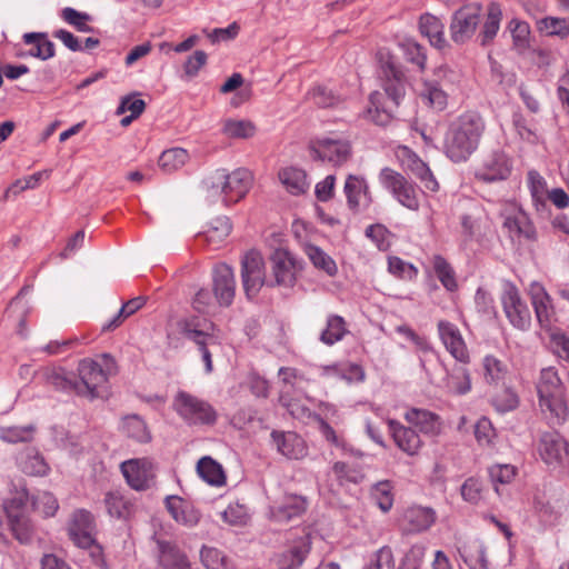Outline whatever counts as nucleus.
<instances>
[{
    "instance_id": "obj_26",
    "label": "nucleus",
    "mask_w": 569,
    "mask_h": 569,
    "mask_svg": "<svg viewBox=\"0 0 569 569\" xmlns=\"http://www.w3.org/2000/svg\"><path fill=\"white\" fill-rule=\"evenodd\" d=\"M405 419L427 437L436 438L442 432L440 417L429 410L411 408L405 413Z\"/></svg>"
},
{
    "instance_id": "obj_59",
    "label": "nucleus",
    "mask_w": 569,
    "mask_h": 569,
    "mask_svg": "<svg viewBox=\"0 0 569 569\" xmlns=\"http://www.w3.org/2000/svg\"><path fill=\"white\" fill-rule=\"evenodd\" d=\"M61 18L79 32H91L93 29L88 24L91 21V16L86 12H80L73 8L67 7L61 11Z\"/></svg>"
},
{
    "instance_id": "obj_61",
    "label": "nucleus",
    "mask_w": 569,
    "mask_h": 569,
    "mask_svg": "<svg viewBox=\"0 0 569 569\" xmlns=\"http://www.w3.org/2000/svg\"><path fill=\"white\" fill-rule=\"evenodd\" d=\"M483 369L485 378L490 383H499L507 375V367L493 356L485 357Z\"/></svg>"
},
{
    "instance_id": "obj_1",
    "label": "nucleus",
    "mask_w": 569,
    "mask_h": 569,
    "mask_svg": "<svg viewBox=\"0 0 569 569\" xmlns=\"http://www.w3.org/2000/svg\"><path fill=\"white\" fill-rule=\"evenodd\" d=\"M485 130L476 113H465L452 122L445 137V152L453 162L466 161L478 148Z\"/></svg>"
},
{
    "instance_id": "obj_36",
    "label": "nucleus",
    "mask_w": 569,
    "mask_h": 569,
    "mask_svg": "<svg viewBox=\"0 0 569 569\" xmlns=\"http://www.w3.org/2000/svg\"><path fill=\"white\" fill-rule=\"evenodd\" d=\"M459 553L470 569H489L486 548L480 540H472L462 545L459 548Z\"/></svg>"
},
{
    "instance_id": "obj_18",
    "label": "nucleus",
    "mask_w": 569,
    "mask_h": 569,
    "mask_svg": "<svg viewBox=\"0 0 569 569\" xmlns=\"http://www.w3.org/2000/svg\"><path fill=\"white\" fill-rule=\"evenodd\" d=\"M307 509V501L302 496L286 495L281 501L269 507L268 518L276 523H287L300 517Z\"/></svg>"
},
{
    "instance_id": "obj_39",
    "label": "nucleus",
    "mask_w": 569,
    "mask_h": 569,
    "mask_svg": "<svg viewBox=\"0 0 569 569\" xmlns=\"http://www.w3.org/2000/svg\"><path fill=\"white\" fill-rule=\"evenodd\" d=\"M347 333L348 328L345 319L338 315H329L326 328L321 331L319 340L326 346H333L341 341Z\"/></svg>"
},
{
    "instance_id": "obj_23",
    "label": "nucleus",
    "mask_w": 569,
    "mask_h": 569,
    "mask_svg": "<svg viewBox=\"0 0 569 569\" xmlns=\"http://www.w3.org/2000/svg\"><path fill=\"white\" fill-rule=\"evenodd\" d=\"M343 191L348 207L353 211L365 210L372 202L368 183L361 176L349 174L346 179Z\"/></svg>"
},
{
    "instance_id": "obj_33",
    "label": "nucleus",
    "mask_w": 569,
    "mask_h": 569,
    "mask_svg": "<svg viewBox=\"0 0 569 569\" xmlns=\"http://www.w3.org/2000/svg\"><path fill=\"white\" fill-rule=\"evenodd\" d=\"M419 30L423 37L428 38L431 46L438 49L447 47L445 24L438 17L431 13L422 14L419 20Z\"/></svg>"
},
{
    "instance_id": "obj_22",
    "label": "nucleus",
    "mask_w": 569,
    "mask_h": 569,
    "mask_svg": "<svg viewBox=\"0 0 569 569\" xmlns=\"http://www.w3.org/2000/svg\"><path fill=\"white\" fill-rule=\"evenodd\" d=\"M121 471L129 486L136 490L149 488L154 477L152 465L143 459H132L122 462Z\"/></svg>"
},
{
    "instance_id": "obj_6",
    "label": "nucleus",
    "mask_w": 569,
    "mask_h": 569,
    "mask_svg": "<svg viewBox=\"0 0 569 569\" xmlns=\"http://www.w3.org/2000/svg\"><path fill=\"white\" fill-rule=\"evenodd\" d=\"M179 328L184 338L198 347L204 362L206 372L210 373L213 369L210 347L219 345L218 337L213 332V325L207 320L190 318L181 320Z\"/></svg>"
},
{
    "instance_id": "obj_19",
    "label": "nucleus",
    "mask_w": 569,
    "mask_h": 569,
    "mask_svg": "<svg viewBox=\"0 0 569 569\" xmlns=\"http://www.w3.org/2000/svg\"><path fill=\"white\" fill-rule=\"evenodd\" d=\"M213 293L222 307L232 303L236 292V281L232 269L226 263H219L212 271Z\"/></svg>"
},
{
    "instance_id": "obj_16",
    "label": "nucleus",
    "mask_w": 569,
    "mask_h": 569,
    "mask_svg": "<svg viewBox=\"0 0 569 569\" xmlns=\"http://www.w3.org/2000/svg\"><path fill=\"white\" fill-rule=\"evenodd\" d=\"M401 166L405 170L411 172L423 187L430 191H437L439 184L430 171L427 163H425L411 149L408 147H400L397 152Z\"/></svg>"
},
{
    "instance_id": "obj_48",
    "label": "nucleus",
    "mask_w": 569,
    "mask_h": 569,
    "mask_svg": "<svg viewBox=\"0 0 569 569\" xmlns=\"http://www.w3.org/2000/svg\"><path fill=\"white\" fill-rule=\"evenodd\" d=\"M189 159V153L182 148L164 150L159 157V166L166 172H173L182 168Z\"/></svg>"
},
{
    "instance_id": "obj_35",
    "label": "nucleus",
    "mask_w": 569,
    "mask_h": 569,
    "mask_svg": "<svg viewBox=\"0 0 569 569\" xmlns=\"http://www.w3.org/2000/svg\"><path fill=\"white\" fill-rule=\"evenodd\" d=\"M540 338L546 347L557 357L569 360V337L559 327L547 328L540 332Z\"/></svg>"
},
{
    "instance_id": "obj_63",
    "label": "nucleus",
    "mask_w": 569,
    "mask_h": 569,
    "mask_svg": "<svg viewBox=\"0 0 569 569\" xmlns=\"http://www.w3.org/2000/svg\"><path fill=\"white\" fill-rule=\"evenodd\" d=\"M254 126L247 120H227L223 132L230 138H249L254 134Z\"/></svg>"
},
{
    "instance_id": "obj_28",
    "label": "nucleus",
    "mask_w": 569,
    "mask_h": 569,
    "mask_svg": "<svg viewBox=\"0 0 569 569\" xmlns=\"http://www.w3.org/2000/svg\"><path fill=\"white\" fill-rule=\"evenodd\" d=\"M436 521V513L431 508L410 507L402 516V528L408 533H419L428 530Z\"/></svg>"
},
{
    "instance_id": "obj_12",
    "label": "nucleus",
    "mask_w": 569,
    "mask_h": 569,
    "mask_svg": "<svg viewBox=\"0 0 569 569\" xmlns=\"http://www.w3.org/2000/svg\"><path fill=\"white\" fill-rule=\"evenodd\" d=\"M539 453L541 459L553 468L569 465V443L556 431L541 436Z\"/></svg>"
},
{
    "instance_id": "obj_47",
    "label": "nucleus",
    "mask_w": 569,
    "mask_h": 569,
    "mask_svg": "<svg viewBox=\"0 0 569 569\" xmlns=\"http://www.w3.org/2000/svg\"><path fill=\"white\" fill-rule=\"evenodd\" d=\"M381 99L382 94L378 91H375L370 94V106L365 112V118L378 126H386L390 121L391 116L387 107L381 103Z\"/></svg>"
},
{
    "instance_id": "obj_52",
    "label": "nucleus",
    "mask_w": 569,
    "mask_h": 569,
    "mask_svg": "<svg viewBox=\"0 0 569 569\" xmlns=\"http://www.w3.org/2000/svg\"><path fill=\"white\" fill-rule=\"evenodd\" d=\"M121 427H122L123 432L128 437H130L139 442H147L150 440V435L147 429V426H146L144 421L139 416L132 415V416L126 417L122 421Z\"/></svg>"
},
{
    "instance_id": "obj_11",
    "label": "nucleus",
    "mask_w": 569,
    "mask_h": 569,
    "mask_svg": "<svg viewBox=\"0 0 569 569\" xmlns=\"http://www.w3.org/2000/svg\"><path fill=\"white\" fill-rule=\"evenodd\" d=\"M241 278L247 297H256L264 283V263L258 251L244 254L241 261Z\"/></svg>"
},
{
    "instance_id": "obj_50",
    "label": "nucleus",
    "mask_w": 569,
    "mask_h": 569,
    "mask_svg": "<svg viewBox=\"0 0 569 569\" xmlns=\"http://www.w3.org/2000/svg\"><path fill=\"white\" fill-rule=\"evenodd\" d=\"M34 432L33 425L0 427V439L8 443L29 442L33 439Z\"/></svg>"
},
{
    "instance_id": "obj_41",
    "label": "nucleus",
    "mask_w": 569,
    "mask_h": 569,
    "mask_svg": "<svg viewBox=\"0 0 569 569\" xmlns=\"http://www.w3.org/2000/svg\"><path fill=\"white\" fill-rule=\"evenodd\" d=\"M23 41L27 44L33 46V48L28 52V56L30 57L48 60L54 56V43L48 40L43 33H24Z\"/></svg>"
},
{
    "instance_id": "obj_57",
    "label": "nucleus",
    "mask_w": 569,
    "mask_h": 569,
    "mask_svg": "<svg viewBox=\"0 0 569 569\" xmlns=\"http://www.w3.org/2000/svg\"><path fill=\"white\" fill-rule=\"evenodd\" d=\"M323 375L339 377L348 382L365 380V372L358 365H349L347 367L328 366L323 368Z\"/></svg>"
},
{
    "instance_id": "obj_31",
    "label": "nucleus",
    "mask_w": 569,
    "mask_h": 569,
    "mask_svg": "<svg viewBox=\"0 0 569 569\" xmlns=\"http://www.w3.org/2000/svg\"><path fill=\"white\" fill-rule=\"evenodd\" d=\"M536 318L538 319L541 331L547 328L557 326L558 317L552 303L551 297L546 292L542 287L536 283Z\"/></svg>"
},
{
    "instance_id": "obj_58",
    "label": "nucleus",
    "mask_w": 569,
    "mask_h": 569,
    "mask_svg": "<svg viewBox=\"0 0 569 569\" xmlns=\"http://www.w3.org/2000/svg\"><path fill=\"white\" fill-rule=\"evenodd\" d=\"M332 473L340 485L345 482L359 483L363 479V473L359 468L342 461L333 463Z\"/></svg>"
},
{
    "instance_id": "obj_46",
    "label": "nucleus",
    "mask_w": 569,
    "mask_h": 569,
    "mask_svg": "<svg viewBox=\"0 0 569 569\" xmlns=\"http://www.w3.org/2000/svg\"><path fill=\"white\" fill-rule=\"evenodd\" d=\"M104 505L108 513L118 519H126L130 516L132 503L119 491H110L104 497Z\"/></svg>"
},
{
    "instance_id": "obj_51",
    "label": "nucleus",
    "mask_w": 569,
    "mask_h": 569,
    "mask_svg": "<svg viewBox=\"0 0 569 569\" xmlns=\"http://www.w3.org/2000/svg\"><path fill=\"white\" fill-rule=\"evenodd\" d=\"M144 302H146V300L143 297H137V298H133V299L127 301L124 305H122V307L120 308L118 313L114 317H112V319L110 321H108L107 323H104L102 326V330L103 331L114 330L124 321L126 318L130 317L136 311L141 309L143 307Z\"/></svg>"
},
{
    "instance_id": "obj_27",
    "label": "nucleus",
    "mask_w": 569,
    "mask_h": 569,
    "mask_svg": "<svg viewBox=\"0 0 569 569\" xmlns=\"http://www.w3.org/2000/svg\"><path fill=\"white\" fill-rule=\"evenodd\" d=\"M271 438L278 452L289 459H301L307 455L305 440L295 432L274 430Z\"/></svg>"
},
{
    "instance_id": "obj_64",
    "label": "nucleus",
    "mask_w": 569,
    "mask_h": 569,
    "mask_svg": "<svg viewBox=\"0 0 569 569\" xmlns=\"http://www.w3.org/2000/svg\"><path fill=\"white\" fill-rule=\"evenodd\" d=\"M388 270L393 276L405 280H412L418 274V270L413 264L400 259L399 257L388 258Z\"/></svg>"
},
{
    "instance_id": "obj_9",
    "label": "nucleus",
    "mask_w": 569,
    "mask_h": 569,
    "mask_svg": "<svg viewBox=\"0 0 569 569\" xmlns=\"http://www.w3.org/2000/svg\"><path fill=\"white\" fill-rule=\"evenodd\" d=\"M483 16L482 6L471 2L455 11L450 23V37L455 43L462 44L472 38Z\"/></svg>"
},
{
    "instance_id": "obj_62",
    "label": "nucleus",
    "mask_w": 569,
    "mask_h": 569,
    "mask_svg": "<svg viewBox=\"0 0 569 569\" xmlns=\"http://www.w3.org/2000/svg\"><path fill=\"white\" fill-rule=\"evenodd\" d=\"M200 559L207 569H229L227 558L217 548L203 546Z\"/></svg>"
},
{
    "instance_id": "obj_3",
    "label": "nucleus",
    "mask_w": 569,
    "mask_h": 569,
    "mask_svg": "<svg viewBox=\"0 0 569 569\" xmlns=\"http://www.w3.org/2000/svg\"><path fill=\"white\" fill-rule=\"evenodd\" d=\"M252 174L248 169L238 168L232 172L217 169L206 180L209 197H221L224 204L243 199L252 186Z\"/></svg>"
},
{
    "instance_id": "obj_43",
    "label": "nucleus",
    "mask_w": 569,
    "mask_h": 569,
    "mask_svg": "<svg viewBox=\"0 0 569 569\" xmlns=\"http://www.w3.org/2000/svg\"><path fill=\"white\" fill-rule=\"evenodd\" d=\"M279 179L292 194L303 193L308 188L307 176L298 168H284L279 172Z\"/></svg>"
},
{
    "instance_id": "obj_54",
    "label": "nucleus",
    "mask_w": 569,
    "mask_h": 569,
    "mask_svg": "<svg viewBox=\"0 0 569 569\" xmlns=\"http://www.w3.org/2000/svg\"><path fill=\"white\" fill-rule=\"evenodd\" d=\"M538 30L547 36L565 38L569 34V19L547 17L539 21Z\"/></svg>"
},
{
    "instance_id": "obj_30",
    "label": "nucleus",
    "mask_w": 569,
    "mask_h": 569,
    "mask_svg": "<svg viewBox=\"0 0 569 569\" xmlns=\"http://www.w3.org/2000/svg\"><path fill=\"white\" fill-rule=\"evenodd\" d=\"M29 493L23 480L12 481L10 483V497L3 501V510L7 518H13L18 515L27 513Z\"/></svg>"
},
{
    "instance_id": "obj_42",
    "label": "nucleus",
    "mask_w": 569,
    "mask_h": 569,
    "mask_svg": "<svg viewBox=\"0 0 569 569\" xmlns=\"http://www.w3.org/2000/svg\"><path fill=\"white\" fill-rule=\"evenodd\" d=\"M432 269L441 284L450 292L458 289L456 272L451 264L440 254L431 258Z\"/></svg>"
},
{
    "instance_id": "obj_21",
    "label": "nucleus",
    "mask_w": 569,
    "mask_h": 569,
    "mask_svg": "<svg viewBox=\"0 0 569 569\" xmlns=\"http://www.w3.org/2000/svg\"><path fill=\"white\" fill-rule=\"evenodd\" d=\"M271 262L276 283L286 288L292 287L299 270L296 259L287 250L277 249L271 256Z\"/></svg>"
},
{
    "instance_id": "obj_38",
    "label": "nucleus",
    "mask_w": 569,
    "mask_h": 569,
    "mask_svg": "<svg viewBox=\"0 0 569 569\" xmlns=\"http://www.w3.org/2000/svg\"><path fill=\"white\" fill-rule=\"evenodd\" d=\"M198 475L210 486L221 487L226 483L222 466L211 457H202L197 463Z\"/></svg>"
},
{
    "instance_id": "obj_15",
    "label": "nucleus",
    "mask_w": 569,
    "mask_h": 569,
    "mask_svg": "<svg viewBox=\"0 0 569 569\" xmlns=\"http://www.w3.org/2000/svg\"><path fill=\"white\" fill-rule=\"evenodd\" d=\"M380 79L387 97L395 106H398L406 93V78L401 67L390 59L383 61L380 68Z\"/></svg>"
},
{
    "instance_id": "obj_10",
    "label": "nucleus",
    "mask_w": 569,
    "mask_h": 569,
    "mask_svg": "<svg viewBox=\"0 0 569 569\" xmlns=\"http://www.w3.org/2000/svg\"><path fill=\"white\" fill-rule=\"evenodd\" d=\"M501 302L505 313L513 327L520 330H528L530 328V311L522 302L518 289L512 283H503Z\"/></svg>"
},
{
    "instance_id": "obj_34",
    "label": "nucleus",
    "mask_w": 569,
    "mask_h": 569,
    "mask_svg": "<svg viewBox=\"0 0 569 569\" xmlns=\"http://www.w3.org/2000/svg\"><path fill=\"white\" fill-rule=\"evenodd\" d=\"M502 19L501 6L497 2H490L487 6L485 22L478 36L481 46H487L496 38Z\"/></svg>"
},
{
    "instance_id": "obj_44",
    "label": "nucleus",
    "mask_w": 569,
    "mask_h": 569,
    "mask_svg": "<svg viewBox=\"0 0 569 569\" xmlns=\"http://www.w3.org/2000/svg\"><path fill=\"white\" fill-rule=\"evenodd\" d=\"M18 461L20 469L27 475L44 476L48 471V465L36 449H27Z\"/></svg>"
},
{
    "instance_id": "obj_40",
    "label": "nucleus",
    "mask_w": 569,
    "mask_h": 569,
    "mask_svg": "<svg viewBox=\"0 0 569 569\" xmlns=\"http://www.w3.org/2000/svg\"><path fill=\"white\" fill-rule=\"evenodd\" d=\"M231 232V223L227 217H218L213 219L208 229L199 237L202 238L208 244L218 248Z\"/></svg>"
},
{
    "instance_id": "obj_56",
    "label": "nucleus",
    "mask_w": 569,
    "mask_h": 569,
    "mask_svg": "<svg viewBox=\"0 0 569 569\" xmlns=\"http://www.w3.org/2000/svg\"><path fill=\"white\" fill-rule=\"evenodd\" d=\"M509 29L512 34L513 44L519 52L529 48L530 43V26L526 21L512 19L509 22Z\"/></svg>"
},
{
    "instance_id": "obj_17",
    "label": "nucleus",
    "mask_w": 569,
    "mask_h": 569,
    "mask_svg": "<svg viewBox=\"0 0 569 569\" xmlns=\"http://www.w3.org/2000/svg\"><path fill=\"white\" fill-rule=\"evenodd\" d=\"M96 525L91 512L79 509L73 512L69 525V535L72 541L80 548L87 549L94 542Z\"/></svg>"
},
{
    "instance_id": "obj_24",
    "label": "nucleus",
    "mask_w": 569,
    "mask_h": 569,
    "mask_svg": "<svg viewBox=\"0 0 569 569\" xmlns=\"http://www.w3.org/2000/svg\"><path fill=\"white\" fill-rule=\"evenodd\" d=\"M164 505L176 522L188 528L196 527L201 519V512L189 501L178 496H168Z\"/></svg>"
},
{
    "instance_id": "obj_2",
    "label": "nucleus",
    "mask_w": 569,
    "mask_h": 569,
    "mask_svg": "<svg viewBox=\"0 0 569 569\" xmlns=\"http://www.w3.org/2000/svg\"><path fill=\"white\" fill-rule=\"evenodd\" d=\"M540 409L550 426H559L567 419L568 408L565 390L558 371L553 367L543 368L538 387Z\"/></svg>"
},
{
    "instance_id": "obj_8",
    "label": "nucleus",
    "mask_w": 569,
    "mask_h": 569,
    "mask_svg": "<svg viewBox=\"0 0 569 569\" xmlns=\"http://www.w3.org/2000/svg\"><path fill=\"white\" fill-rule=\"evenodd\" d=\"M380 184L405 208L417 211L420 206L419 189L405 176L396 170L385 167L378 176Z\"/></svg>"
},
{
    "instance_id": "obj_37",
    "label": "nucleus",
    "mask_w": 569,
    "mask_h": 569,
    "mask_svg": "<svg viewBox=\"0 0 569 569\" xmlns=\"http://www.w3.org/2000/svg\"><path fill=\"white\" fill-rule=\"evenodd\" d=\"M445 387L452 395H466L471 390V379L466 365L459 363L447 372Z\"/></svg>"
},
{
    "instance_id": "obj_49",
    "label": "nucleus",
    "mask_w": 569,
    "mask_h": 569,
    "mask_svg": "<svg viewBox=\"0 0 569 569\" xmlns=\"http://www.w3.org/2000/svg\"><path fill=\"white\" fill-rule=\"evenodd\" d=\"M8 522L13 536L21 543H29L32 540L34 528L27 513L18 515L13 518H8Z\"/></svg>"
},
{
    "instance_id": "obj_29",
    "label": "nucleus",
    "mask_w": 569,
    "mask_h": 569,
    "mask_svg": "<svg viewBox=\"0 0 569 569\" xmlns=\"http://www.w3.org/2000/svg\"><path fill=\"white\" fill-rule=\"evenodd\" d=\"M156 542L161 569H190L186 555L176 545L159 539Z\"/></svg>"
},
{
    "instance_id": "obj_55",
    "label": "nucleus",
    "mask_w": 569,
    "mask_h": 569,
    "mask_svg": "<svg viewBox=\"0 0 569 569\" xmlns=\"http://www.w3.org/2000/svg\"><path fill=\"white\" fill-rule=\"evenodd\" d=\"M307 254L313 266L320 270H323L328 276H335L337 273L338 269L335 260L319 247L309 246L307 248Z\"/></svg>"
},
{
    "instance_id": "obj_53",
    "label": "nucleus",
    "mask_w": 569,
    "mask_h": 569,
    "mask_svg": "<svg viewBox=\"0 0 569 569\" xmlns=\"http://www.w3.org/2000/svg\"><path fill=\"white\" fill-rule=\"evenodd\" d=\"M371 497L383 511H389L393 506L392 485L388 480L379 481L371 489Z\"/></svg>"
},
{
    "instance_id": "obj_7",
    "label": "nucleus",
    "mask_w": 569,
    "mask_h": 569,
    "mask_svg": "<svg viewBox=\"0 0 569 569\" xmlns=\"http://www.w3.org/2000/svg\"><path fill=\"white\" fill-rule=\"evenodd\" d=\"M310 156L313 160L342 166L351 157L350 141L337 133L319 137L310 142Z\"/></svg>"
},
{
    "instance_id": "obj_32",
    "label": "nucleus",
    "mask_w": 569,
    "mask_h": 569,
    "mask_svg": "<svg viewBox=\"0 0 569 569\" xmlns=\"http://www.w3.org/2000/svg\"><path fill=\"white\" fill-rule=\"evenodd\" d=\"M310 551L309 537H302L295 542L287 551L277 557V567L279 569H298Z\"/></svg>"
},
{
    "instance_id": "obj_20",
    "label": "nucleus",
    "mask_w": 569,
    "mask_h": 569,
    "mask_svg": "<svg viewBox=\"0 0 569 569\" xmlns=\"http://www.w3.org/2000/svg\"><path fill=\"white\" fill-rule=\"evenodd\" d=\"M503 227L508 230L512 240H530L533 234V226L527 212L515 203L508 204L505 213Z\"/></svg>"
},
{
    "instance_id": "obj_13",
    "label": "nucleus",
    "mask_w": 569,
    "mask_h": 569,
    "mask_svg": "<svg viewBox=\"0 0 569 569\" xmlns=\"http://www.w3.org/2000/svg\"><path fill=\"white\" fill-rule=\"evenodd\" d=\"M437 328L439 338L446 350L457 362L468 365L470 362V355L459 328L447 320L438 321Z\"/></svg>"
},
{
    "instance_id": "obj_14",
    "label": "nucleus",
    "mask_w": 569,
    "mask_h": 569,
    "mask_svg": "<svg viewBox=\"0 0 569 569\" xmlns=\"http://www.w3.org/2000/svg\"><path fill=\"white\" fill-rule=\"evenodd\" d=\"M512 170L509 157L500 151L489 154L475 171L477 180L491 183L506 180Z\"/></svg>"
},
{
    "instance_id": "obj_25",
    "label": "nucleus",
    "mask_w": 569,
    "mask_h": 569,
    "mask_svg": "<svg viewBox=\"0 0 569 569\" xmlns=\"http://www.w3.org/2000/svg\"><path fill=\"white\" fill-rule=\"evenodd\" d=\"M388 427L396 446L401 451L408 456H416L419 452L422 447V440L416 430L393 419L388 421Z\"/></svg>"
},
{
    "instance_id": "obj_4",
    "label": "nucleus",
    "mask_w": 569,
    "mask_h": 569,
    "mask_svg": "<svg viewBox=\"0 0 569 569\" xmlns=\"http://www.w3.org/2000/svg\"><path fill=\"white\" fill-rule=\"evenodd\" d=\"M116 369L113 358L103 353L99 360L83 359L79 362V381L76 380V391L91 399L100 397L99 388L108 380V376Z\"/></svg>"
},
{
    "instance_id": "obj_60",
    "label": "nucleus",
    "mask_w": 569,
    "mask_h": 569,
    "mask_svg": "<svg viewBox=\"0 0 569 569\" xmlns=\"http://www.w3.org/2000/svg\"><path fill=\"white\" fill-rule=\"evenodd\" d=\"M365 233L379 250L386 251L390 248L392 233L383 224H370Z\"/></svg>"
},
{
    "instance_id": "obj_5",
    "label": "nucleus",
    "mask_w": 569,
    "mask_h": 569,
    "mask_svg": "<svg viewBox=\"0 0 569 569\" xmlns=\"http://www.w3.org/2000/svg\"><path fill=\"white\" fill-rule=\"evenodd\" d=\"M172 408L188 426H212L218 413L206 400L180 390L173 398Z\"/></svg>"
},
{
    "instance_id": "obj_45",
    "label": "nucleus",
    "mask_w": 569,
    "mask_h": 569,
    "mask_svg": "<svg viewBox=\"0 0 569 569\" xmlns=\"http://www.w3.org/2000/svg\"><path fill=\"white\" fill-rule=\"evenodd\" d=\"M421 98L433 109L441 111L447 107V89L439 87L437 81H425L420 92Z\"/></svg>"
}]
</instances>
